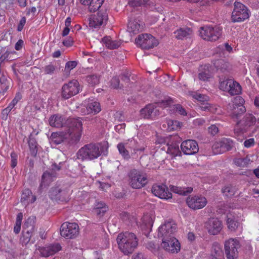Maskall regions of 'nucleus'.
Instances as JSON below:
<instances>
[{"label":"nucleus","mask_w":259,"mask_h":259,"mask_svg":"<svg viewBox=\"0 0 259 259\" xmlns=\"http://www.w3.org/2000/svg\"><path fill=\"white\" fill-rule=\"evenodd\" d=\"M207 202L206 198L202 195L190 196L186 200L188 206L194 210L203 208Z\"/></svg>","instance_id":"nucleus-16"},{"label":"nucleus","mask_w":259,"mask_h":259,"mask_svg":"<svg viewBox=\"0 0 259 259\" xmlns=\"http://www.w3.org/2000/svg\"><path fill=\"white\" fill-rule=\"evenodd\" d=\"M230 87L227 92L230 95L233 96L239 95L241 93L242 91L241 87L236 81L233 79Z\"/></svg>","instance_id":"nucleus-34"},{"label":"nucleus","mask_w":259,"mask_h":259,"mask_svg":"<svg viewBox=\"0 0 259 259\" xmlns=\"http://www.w3.org/2000/svg\"><path fill=\"white\" fill-rule=\"evenodd\" d=\"M56 68V67L55 65L50 63L44 67V71L47 74H52L54 73Z\"/></svg>","instance_id":"nucleus-52"},{"label":"nucleus","mask_w":259,"mask_h":259,"mask_svg":"<svg viewBox=\"0 0 259 259\" xmlns=\"http://www.w3.org/2000/svg\"><path fill=\"white\" fill-rule=\"evenodd\" d=\"M35 218L34 217H29L27 220L25 221L24 226L26 228H31L34 227V225L35 224Z\"/></svg>","instance_id":"nucleus-54"},{"label":"nucleus","mask_w":259,"mask_h":259,"mask_svg":"<svg viewBox=\"0 0 259 259\" xmlns=\"http://www.w3.org/2000/svg\"><path fill=\"white\" fill-rule=\"evenodd\" d=\"M161 246L166 251L170 253H177L180 250V244L174 237L163 240Z\"/></svg>","instance_id":"nucleus-18"},{"label":"nucleus","mask_w":259,"mask_h":259,"mask_svg":"<svg viewBox=\"0 0 259 259\" xmlns=\"http://www.w3.org/2000/svg\"><path fill=\"white\" fill-rule=\"evenodd\" d=\"M210 259H224L223 251L217 243L213 244Z\"/></svg>","instance_id":"nucleus-32"},{"label":"nucleus","mask_w":259,"mask_h":259,"mask_svg":"<svg viewBox=\"0 0 259 259\" xmlns=\"http://www.w3.org/2000/svg\"><path fill=\"white\" fill-rule=\"evenodd\" d=\"M107 210H108V207L104 206V207H102V208L94 209V212L97 215L101 217V216H103Z\"/></svg>","instance_id":"nucleus-60"},{"label":"nucleus","mask_w":259,"mask_h":259,"mask_svg":"<svg viewBox=\"0 0 259 259\" xmlns=\"http://www.w3.org/2000/svg\"><path fill=\"white\" fill-rule=\"evenodd\" d=\"M77 65V62L76 61H68L66 63L65 69L66 70L70 71L74 68Z\"/></svg>","instance_id":"nucleus-55"},{"label":"nucleus","mask_w":259,"mask_h":259,"mask_svg":"<svg viewBox=\"0 0 259 259\" xmlns=\"http://www.w3.org/2000/svg\"><path fill=\"white\" fill-rule=\"evenodd\" d=\"M200 36L204 40L210 41L217 40L222 35V29L218 26H205L199 30Z\"/></svg>","instance_id":"nucleus-4"},{"label":"nucleus","mask_w":259,"mask_h":259,"mask_svg":"<svg viewBox=\"0 0 259 259\" xmlns=\"http://www.w3.org/2000/svg\"><path fill=\"white\" fill-rule=\"evenodd\" d=\"M227 224L228 229L232 231H235L239 226V223L231 215L227 216Z\"/></svg>","instance_id":"nucleus-37"},{"label":"nucleus","mask_w":259,"mask_h":259,"mask_svg":"<svg viewBox=\"0 0 259 259\" xmlns=\"http://www.w3.org/2000/svg\"><path fill=\"white\" fill-rule=\"evenodd\" d=\"M66 137L69 138V143L76 144L80 140L82 123L80 118H69L65 122Z\"/></svg>","instance_id":"nucleus-3"},{"label":"nucleus","mask_w":259,"mask_h":259,"mask_svg":"<svg viewBox=\"0 0 259 259\" xmlns=\"http://www.w3.org/2000/svg\"><path fill=\"white\" fill-rule=\"evenodd\" d=\"M104 147L100 143H90L81 147L77 152L78 159L92 160L98 158L104 152Z\"/></svg>","instance_id":"nucleus-1"},{"label":"nucleus","mask_w":259,"mask_h":259,"mask_svg":"<svg viewBox=\"0 0 259 259\" xmlns=\"http://www.w3.org/2000/svg\"><path fill=\"white\" fill-rule=\"evenodd\" d=\"M103 2V0H91L88 5L90 11L95 12L101 7Z\"/></svg>","instance_id":"nucleus-42"},{"label":"nucleus","mask_w":259,"mask_h":259,"mask_svg":"<svg viewBox=\"0 0 259 259\" xmlns=\"http://www.w3.org/2000/svg\"><path fill=\"white\" fill-rule=\"evenodd\" d=\"M171 190L175 193L186 196L192 192L193 188L191 187L185 188L172 186L171 187Z\"/></svg>","instance_id":"nucleus-35"},{"label":"nucleus","mask_w":259,"mask_h":259,"mask_svg":"<svg viewBox=\"0 0 259 259\" xmlns=\"http://www.w3.org/2000/svg\"><path fill=\"white\" fill-rule=\"evenodd\" d=\"M11 166L12 168H14L17 164V155L14 152H12L11 153Z\"/></svg>","instance_id":"nucleus-57"},{"label":"nucleus","mask_w":259,"mask_h":259,"mask_svg":"<svg viewBox=\"0 0 259 259\" xmlns=\"http://www.w3.org/2000/svg\"><path fill=\"white\" fill-rule=\"evenodd\" d=\"M209 132L212 136L215 135L219 132V128L215 125H211L208 128Z\"/></svg>","instance_id":"nucleus-63"},{"label":"nucleus","mask_w":259,"mask_h":259,"mask_svg":"<svg viewBox=\"0 0 259 259\" xmlns=\"http://www.w3.org/2000/svg\"><path fill=\"white\" fill-rule=\"evenodd\" d=\"M129 141L128 140L124 142L119 143L117 146L119 154L126 160H128L131 158L128 150L131 148L130 146H128Z\"/></svg>","instance_id":"nucleus-26"},{"label":"nucleus","mask_w":259,"mask_h":259,"mask_svg":"<svg viewBox=\"0 0 259 259\" xmlns=\"http://www.w3.org/2000/svg\"><path fill=\"white\" fill-rule=\"evenodd\" d=\"M87 81L90 84L94 85L99 83V77L97 75H90L87 76Z\"/></svg>","instance_id":"nucleus-48"},{"label":"nucleus","mask_w":259,"mask_h":259,"mask_svg":"<svg viewBox=\"0 0 259 259\" xmlns=\"http://www.w3.org/2000/svg\"><path fill=\"white\" fill-rule=\"evenodd\" d=\"M196 99L199 101L200 103H204L208 100V97L204 95L197 94L194 96Z\"/></svg>","instance_id":"nucleus-56"},{"label":"nucleus","mask_w":259,"mask_h":259,"mask_svg":"<svg viewBox=\"0 0 259 259\" xmlns=\"http://www.w3.org/2000/svg\"><path fill=\"white\" fill-rule=\"evenodd\" d=\"M52 143L58 145L61 143L64 140L69 143V138L66 137L65 132L53 133L50 138Z\"/></svg>","instance_id":"nucleus-29"},{"label":"nucleus","mask_w":259,"mask_h":259,"mask_svg":"<svg viewBox=\"0 0 259 259\" xmlns=\"http://www.w3.org/2000/svg\"><path fill=\"white\" fill-rule=\"evenodd\" d=\"M142 224L145 229H150L153 224L152 216L150 214H146L142 219Z\"/></svg>","instance_id":"nucleus-41"},{"label":"nucleus","mask_w":259,"mask_h":259,"mask_svg":"<svg viewBox=\"0 0 259 259\" xmlns=\"http://www.w3.org/2000/svg\"><path fill=\"white\" fill-rule=\"evenodd\" d=\"M28 145L31 154L35 156L37 152V143L35 139L33 137L32 134H30L29 136Z\"/></svg>","instance_id":"nucleus-38"},{"label":"nucleus","mask_w":259,"mask_h":259,"mask_svg":"<svg viewBox=\"0 0 259 259\" xmlns=\"http://www.w3.org/2000/svg\"><path fill=\"white\" fill-rule=\"evenodd\" d=\"M237 189L232 185H229L225 186L222 188V193L227 197H231L233 196L236 193Z\"/></svg>","instance_id":"nucleus-40"},{"label":"nucleus","mask_w":259,"mask_h":259,"mask_svg":"<svg viewBox=\"0 0 259 259\" xmlns=\"http://www.w3.org/2000/svg\"><path fill=\"white\" fill-rule=\"evenodd\" d=\"M256 121V118L251 113H246L242 120L239 121L237 124L238 126H242L241 131L243 132L248 127L253 125Z\"/></svg>","instance_id":"nucleus-24"},{"label":"nucleus","mask_w":259,"mask_h":259,"mask_svg":"<svg viewBox=\"0 0 259 259\" xmlns=\"http://www.w3.org/2000/svg\"><path fill=\"white\" fill-rule=\"evenodd\" d=\"M199 108L203 111H207L211 113H215L217 111V107L215 105H212L207 101L204 103H200Z\"/></svg>","instance_id":"nucleus-39"},{"label":"nucleus","mask_w":259,"mask_h":259,"mask_svg":"<svg viewBox=\"0 0 259 259\" xmlns=\"http://www.w3.org/2000/svg\"><path fill=\"white\" fill-rule=\"evenodd\" d=\"M108 19V15L106 9H102L97 15L92 16L89 19V26L94 28H100L104 25Z\"/></svg>","instance_id":"nucleus-12"},{"label":"nucleus","mask_w":259,"mask_h":259,"mask_svg":"<svg viewBox=\"0 0 259 259\" xmlns=\"http://www.w3.org/2000/svg\"><path fill=\"white\" fill-rule=\"evenodd\" d=\"M173 103L172 100L171 98H168L162 101L160 103L161 106L165 108L168 106H170Z\"/></svg>","instance_id":"nucleus-59"},{"label":"nucleus","mask_w":259,"mask_h":259,"mask_svg":"<svg viewBox=\"0 0 259 259\" xmlns=\"http://www.w3.org/2000/svg\"><path fill=\"white\" fill-rule=\"evenodd\" d=\"M26 23V18L25 17H23L20 22H19V23L18 25V27H17V30L18 31H21L23 28V27L25 25V24Z\"/></svg>","instance_id":"nucleus-64"},{"label":"nucleus","mask_w":259,"mask_h":259,"mask_svg":"<svg viewBox=\"0 0 259 259\" xmlns=\"http://www.w3.org/2000/svg\"><path fill=\"white\" fill-rule=\"evenodd\" d=\"M36 200V197L32 195L31 191L28 189H25L21 195V201L24 205L29 203H33Z\"/></svg>","instance_id":"nucleus-30"},{"label":"nucleus","mask_w":259,"mask_h":259,"mask_svg":"<svg viewBox=\"0 0 259 259\" xmlns=\"http://www.w3.org/2000/svg\"><path fill=\"white\" fill-rule=\"evenodd\" d=\"M60 193H59V196L58 200L61 201H66L68 200L69 196V190L66 189H60Z\"/></svg>","instance_id":"nucleus-46"},{"label":"nucleus","mask_w":259,"mask_h":259,"mask_svg":"<svg viewBox=\"0 0 259 259\" xmlns=\"http://www.w3.org/2000/svg\"><path fill=\"white\" fill-rule=\"evenodd\" d=\"M232 80V79L228 78L224 79L223 80H220L219 85L220 90L223 91L228 92V90L231 84Z\"/></svg>","instance_id":"nucleus-45"},{"label":"nucleus","mask_w":259,"mask_h":259,"mask_svg":"<svg viewBox=\"0 0 259 259\" xmlns=\"http://www.w3.org/2000/svg\"><path fill=\"white\" fill-rule=\"evenodd\" d=\"M111 85L114 89L120 88L119 87V79L118 77H114L111 79Z\"/></svg>","instance_id":"nucleus-62"},{"label":"nucleus","mask_w":259,"mask_h":259,"mask_svg":"<svg viewBox=\"0 0 259 259\" xmlns=\"http://www.w3.org/2000/svg\"><path fill=\"white\" fill-rule=\"evenodd\" d=\"M141 117L146 119H154L159 115V110L153 104H149L140 110Z\"/></svg>","instance_id":"nucleus-21"},{"label":"nucleus","mask_w":259,"mask_h":259,"mask_svg":"<svg viewBox=\"0 0 259 259\" xmlns=\"http://www.w3.org/2000/svg\"><path fill=\"white\" fill-rule=\"evenodd\" d=\"M63 164V162H60L59 164L54 163L52 165L51 169L44 172L39 186L40 189L47 186L54 180V178L57 176V171L61 169Z\"/></svg>","instance_id":"nucleus-7"},{"label":"nucleus","mask_w":259,"mask_h":259,"mask_svg":"<svg viewBox=\"0 0 259 259\" xmlns=\"http://www.w3.org/2000/svg\"><path fill=\"white\" fill-rule=\"evenodd\" d=\"M60 189L61 188L59 187L52 188L49 192V196L51 199L56 201L58 200Z\"/></svg>","instance_id":"nucleus-47"},{"label":"nucleus","mask_w":259,"mask_h":259,"mask_svg":"<svg viewBox=\"0 0 259 259\" xmlns=\"http://www.w3.org/2000/svg\"><path fill=\"white\" fill-rule=\"evenodd\" d=\"M128 177L130 184L134 189H140L147 183L146 174L137 169L131 170L128 173Z\"/></svg>","instance_id":"nucleus-5"},{"label":"nucleus","mask_w":259,"mask_h":259,"mask_svg":"<svg viewBox=\"0 0 259 259\" xmlns=\"http://www.w3.org/2000/svg\"><path fill=\"white\" fill-rule=\"evenodd\" d=\"M244 103V100L241 96H238L228 105L227 109L233 116L237 117L240 114L246 111V108L243 105Z\"/></svg>","instance_id":"nucleus-10"},{"label":"nucleus","mask_w":259,"mask_h":259,"mask_svg":"<svg viewBox=\"0 0 259 259\" xmlns=\"http://www.w3.org/2000/svg\"><path fill=\"white\" fill-rule=\"evenodd\" d=\"M136 44L143 49L149 50L158 44L157 39L150 34L144 33L139 35L135 39Z\"/></svg>","instance_id":"nucleus-9"},{"label":"nucleus","mask_w":259,"mask_h":259,"mask_svg":"<svg viewBox=\"0 0 259 259\" xmlns=\"http://www.w3.org/2000/svg\"><path fill=\"white\" fill-rule=\"evenodd\" d=\"M144 24L139 18H131L127 25L128 31L134 34H137L143 30Z\"/></svg>","instance_id":"nucleus-22"},{"label":"nucleus","mask_w":259,"mask_h":259,"mask_svg":"<svg viewBox=\"0 0 259 259\" xmlns=\"http://www.w3.org/2000/svg\"><path fill=\"white\" fill-rule=\"evenodd\" d=\"M181 124H182L177 120L166 119L162 124V128L163 130L170 132L179 129L181 126Z\"/></svg>","instance_id":"nucleus-28"},{"label":"nucleus","mask_w":259,"mask_h":259,"mask_svg":"<svg viewBox=\"0 0 259 259\" xmlns=\"http://www.w3.org/2000/svg\"><path fill=\"white\" fill-rule=\"evenodd\" d=\"M79 233V227L76 223L65 222L60 228L61 235L67 239L76 237Z\"/></svg>","instance_id":"nucleus-14"},{"label":"nucleus","mask_w":259,"mask_h":259,"mask_svg":"<svg viewBox=\"0 0 259 259\" xmlns=\"http://www.w3.org/2000/svg\"><path fill=\"white\" fill-rule=\"evenodd\" d=\"M182 151L186 155H193L199 151V147L196 141L187 140L183 142L181 145Z\"/></svg>","instance_id":"nucleus-19"},{"label":"nucleus","mask_w":259,"mask_h":259,"mask_svg":"<svg viewBox=\"0 0 259 259\" xmlns=\"http://www.w3.org/2000/svg\"><path fill=\"white\" fill-rule=\"evenodd\" d=\"M250 161V159L249 157L247 155L245 157L242 158H235L234 160V163L240 167H245L246 166Z\"/></svg>","instance_id":"nucleus-43"},{"label":"nucleus","mask_w":259,"mask_h":259,"mask_svg":"<svg viewBox=\"0 0 259 259\" xmlns=\"http://www.w3.org/2000/svg\"><path fill=\"white\" fill-rule=\"evenodd\" d=\"M167 153L172 155L174 156L178 155L180 153L179 145L177 144L169 145L167 144Z\"/></svg>","instance_id":"nucleus-44"},{"label":"nucleus","mask_w":259,"mask_h":259,"mask_svg":"<svg viewBox=\"0 0 259 259\" xmlns=\"http://www.w3.org/2000/svg\"><path fill=\"white\" fill-rule=\"evenodd\" d=\"M225 250L227 259H235L238 257L240 243L237 239L230 238L225 242Z\"/></svg>","instance_id":"nucleus-13"},{"label":"nucleus","mask_w":259,"mask_h":259,"mask_svg":"<svg viewBox=\"0 0 259 259\" xmlns=\"http://www.w3.org/2000/svg\"><path fill=\"white\" fill-rule=\"evenodd\" d=\"M147 1V0H128V4L132 7H137L144 5Z\"/></svg>","instance_id":"nucleus-49"},{"label":"nucleus","mask_w":259,"mask_h":259,"mask_svg":"<svg viewBox=\"0 0 259 259\" xmlns=\"http://www.w3.org/2000/svg\"><path fill=\"white\" fill-rule=\"evenodd\" d=\"M209 233L212 235L218 234L222 229V222L217 218L210 219L206 225Z\"/></svg>","instance_id":"nucleus-23"},{"label":"nucleus","mask_w":259,"mask_h":259,"mask_svg":"<svg viewBox=\"0 0 259 259\" xmlns=\"http://www.w3.org/2000/svg\"><path fill=\"white\" fill-rule=\"evenodd\" d=\"M22 98V95L20 93H17L12 101V102L9 104L8 107L10 108L11 109H13L15 106L17 104L19 101H20Z\"/></svg>","instance_id":"nucleus-51"},{"label":"nucleus","mask_w":259,"mask_h":259,"mask_svg":"<svg viewBox=\"0 0 259 259\" xmlns=\"http://www.w3.org/2000/svg\"><path fill=\"white\" fill-rule=\"evenodd\" d=\"M177 229L176 224L171 220L165 221L158 228V236L162 238V240L172 237Z\"/></svg>","instance_id":"nucleus-6"},{"label":"nucleus","mask_w":259,"mask_h":259,"mask_svg":"<svg viewBox=\"0 0 259 259\" xmlns=\"http://www.w3.org/2000/svg\"><path fill=\"white\" fill-rule=\"evenodd\" d=\"M234 146V142L230 139L223 138L216 142L212 146V150L215 154L230 150Z\"/></svg>","instance_id":"nucleus-15"},{"label":"nucleus","mask_w":259,"mask_h":259,"mask_svg":"<svg viewBox=\"0 0 259 259\" xmlns=\"http://www.w3.org/2000/svg\"><path fill=\"white\" fill-rule=\"evenodd\" d=\"M102 41L106 47L110 49H116L120 46V42L112 40L110 36H105L102 38Z\"/></svg>","instance_id":"nucleus-33"},{"label":"nucleus","mask_w":259,"mask_h":259,"mask_svg":"<svg viewBox=\"0 0 259 259\" xmlns=\"http://www.w3.org/2000/svg\"><path fill=\"white\" fill-rule=\"evenodd\" d=\"M87 109L89 113L96 114L101 111L100 103L96 101H92L88 104Z\"/></svg>","instance_id":"nucleus-36"},{"label":"nucleus","mask_w":259,"mask_h":259,"mask_svg":"<svg viewBox=\"0 0 259 259\" xmlns=\"http://www.w3.org/2000/svg\"><path fill=\"white\" fill-rule=\"evenodd\" d=\"M234 6L231 16L233 22H241L249 17L248 10L245 6L238 2H235Z\"/></svg>","instance_id":"nucleus-8"},{"label":"nucleus","mask_w":259,"mask_h":259,"mask_svg":"<svg viewBox=\"0 0 259 259\" xmlns=\"http://www.w3.org/2000/svg\"><path fill=\"white\" fill-rule=\"evenodd\" d=\"M210 76L211 75L208 70L200 72L198 74V78L200 80L202 81L207 80Z\"/></svg>","instance_id":"nucleus-53"},{"label":"nucleus","mask_w":259,"mask_h":259,"mask_svg":"<svg viewBox=\"0 0 259 259\" xmlns=\"http://www.w3.org/2000/svg\"><path fill=\"white\" fill-rule=\"evenodd\" d=\"M214 65L218 71L224 73L228 72L231 68L230 64L223 59L215 61Z\"/></svg>","instance_id":"nucleus-27"},{"label":"nucleus","mask_w":259,"mask_h":259,"mask_svg":"<svg viewBox=\"0 0 259 259\" xmlns=\"http://www.w3.org/2000/svg\"><path fill=\"white\" fill-rule=\"evenodd\" d=\"M171 108L176 112L182 115H186L187 114L185 109L180 104L174 105L171 106Z\"/></svg>","instance_id":"nucleus-50"},{"label":"nucleus","mask_w":259,"mask_h":259,"mask_svg":"<svg viewBox=\"0 0 259 259\" xmlns=\"http://www.w3.org/2000/svg\"><path fill=\"white\" fill-rule=\"evenodd\" d=\"M65 119L59 114H54L49 119V124L52 127L60 128L65 126Z\"/></svg>","instance_id":"nucleus-25"},{"label":"nucleus","mask_w":259,"mask_h":259,"mask_svg":"<svg viewBox=\"0 0 259 259\" xmlns=\"http://www.w3.org/2000/svg\"><path fill=\"white\" fill-rule=\"evenodd\" d=\"M192 33V30L188 27L180 28L174 32L176 38L178 39L187 38L190 37Z\"/></svg>","instance_id":"nucleus-31"},{"label":"nucleus","mask_w":259,"mask_h":259,"mask_svg":"<svg viewBox=\"0 0 259 259\" xmlns=\"http://www.w3.org/2000/svg\"><path fill=\"white\" fill-rule=\"evenodd\" d=\"M79 91V82L77 80L73 79L63 84L62 87L61 97L64 99H68L78 94Z\"/></svg>","instance_id":"nucleus-11"},{"label":"nucleus","mask_w":259,"mask_h":259,"mask_svg":"<svg viewBox=\"0 0 259 259\" xmlns=\"http://www.w3.org/2000/svg\"><path fill=\"white\" fill-rule=\"evenodd\" d=\"M116 240L119 248L125 254L132 253L138 246V239L136 235L132 232L120 233Z\"/></svg>","instance_id":"nucleus-2"},{"label":"nucleus","mask_w":259,"mask_h":259,"mask_svg":"<svg viewBox=\"0 0 259 259\" xmlns=\"http://www.w3.org/2000/svg\"><path fill=\"white\" fill-rule=\"evenodd\" d=\"M254 144L255 141L253 138L247 139L243 143L244 147L247 148L253 147L254 145Z\"/></svg>","instance_id":"nucleus-58"},{"label":"nucleus","mask_w":259,"mask_h":259,"mask_svg":"<svg viewBox=\"0 0 259 259\" xmlns=\"http://www.w3.org/2000/svg\"><path fill=\"white\" fill-rule=\"evenodd\" d=\"M152 193L161 199H168L172 198V194L164 185H154L151 189Z\"/></svg>","instance_id":"nucleus-20"},{"label":"nucleus","mask_w":259,"mask_h":259,"mask_svg":"<svg viewBox=\"0 0 259 259\" xmlns=\"http://www.w3.org/2000/svg\"><path fill=\"white\" fill-rule=\"evenodd\" d=\"M12 109L9 108V107H7V108H5L4 110H3L2 112V118L3 120H7L8 118V115L10 112L11 111Z\"/></svg>","instance_id":"nucleus-61"},{"label":"nucleus","mask_w":259,"mask_h":259,"mask_svg":"<svg viewBox=\"0 0 259 259\" xmlns=\"http://www.w3.org/2000/svg\"><path fill=\"white\" fill-rule=\"evenodd\" d=\"M61 249L60 244L58 243H55L44 247H39L37 250L41 256L47 257L56 254Z\"/></svg>","instance_id":"nucleus-17"}]
</instances>
